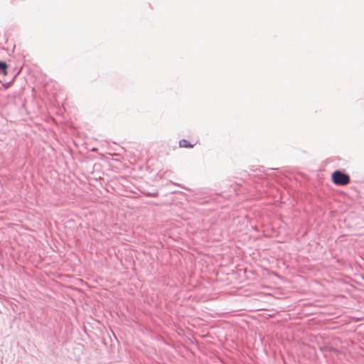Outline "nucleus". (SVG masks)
Masks as SVG:
<instances>
[{"instance_id": "f257e3e1", "label": "nucleus", "mask_w": 364, "mask_h": 364, "mask_svg": "<svg viewBox=\"0 0 364 364\" xmlns=\"http://www.w3.org/2000/svg\"><path fill=\"white\" fill-rule=\"evenodd\" d=\"M332 181L336 185L345 186L349 183L350 177L348 175L340 171H336L332 173Z\"/></svg>"}, {"instance_id": "f03ea898", "label": "nucleus", "mask_w": 364, "mask_h": 364, "mask_svg": "<svg viewBox=\"0 0 364 364\" xmlns=\"http://www.w3.org/2000/svg\"><path fill=\"white\" fill-rule=\"evenodd\" d=\"M179 146L182 148H193L194 144H191L188 141L182 139L179 141Z\"/></svg>"}, {"instance_id": "7ed1b4c3", "label": "nucleus", "mask_w": 364, "mask_h": 364, "mask_svg": "<svg viewBox=\"0 0 364 364\" xmlns=\"http://www.w3.org/2000/svg\"><path fill=\"white\" fill-rule=\"evenodd\" d=\"M0 74L4 75L7 74V64L4 62H0Z\"/></svg>"}]
</instances>
